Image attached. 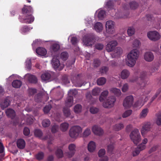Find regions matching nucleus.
Returning a JSON list of instances; mask_svg holds the SVG:
<instances>
[{
    "instance_id": "obj_14",
    "label": "nucleus",
    "mask_w": 161,
    "mask_h": 161,
    "mask_svg": "<svg viewBox=\"0 0 161 161\" xmlns=\"http://www.w3.org/2000/svg\"><path fill=\"white\" fill-rule=\"evenodd\" d=\"M75 148L76 146L75 144L72 143L69 145L68 147L69 152L67 153V155L69 158H71L74 155Z\"/></svg>"
},
{
    "instance_id": "obj_33",
    "label": "nucleus",
    "mask_w": 161,
    "mask_h": 161,
    "mask_svg": "<svg viewBox=\"0 0 161 161\" xmlns=\"http://www.w3.org/2000/svg\"><path fill=\"white\" fill-rule=\"evenodd\" d=\"M114 52V56L118 57L122 53L123 50L121 47H118L116 48Z\"/></svg>"
},
{
    "instance_id": "obj_18",
    "label": "nucleus",
    "mask_w": 161,
    "mask_h": 161,
    "mask_svg": "<svg viewBox=\"0 0 161 161\" xmlns=\"http://www.w3.org/2000/svg\"><path fill=\"white\" fill-rule=\"evenodd\" d=\"M60 46L58 42H55L51 46L50 50L52 53L57 52L60 49Z\"/></svg>"
},
{
    "instance_id": "obj_54",
    "label": "nucleus",
    "mask_w": 161,
    "mask_h": 161,
    "mask_svg": "<svg viewBox=\"0 0 161 161\" xmlns=\"http://www.w3.org/2000/svg\"><path fill=\"white\" fill-rule=\"evenodd\" d=\"M44 156L43 153L42 152H40L36 155V157L37 159L40 160L43 159Z\"/></svg>"
},
{
    "instance_id": "obj_46",
    "label": "nucleus",
    "mask_w": 161,
    "mask_h": 161,
    "mask_svg": "<svg viewBox=\"0 0 161 161\" xmlns=\"http://www.w3.org/2000/svg\"><path fill=\"white\" fill-rule=\"evenodd\" d=\"M132 113V110L130 109L128 110L125 111L122 114V117L123 118H125L130 116Z\"/></svg>"
},
{
    "instance_id": "obj_25",
    "label": "nucleus",
    "mask_w": 161,
    "mask_h": 161,
    "mask_svg": "<svg viewBox=\"0 0 161 161\" xmlns=\"http://www.w3.org/2000/svg\"><path fill=\"white\" fill-rule=\"evenodd\" d=\"M6 113L7 116L12 119H13L15 116V112L14 110L12 109H8L6 111Z\"/></svg>"
},
{
    "instance_id": "obj_52",
    "label": "nucleus",
    "mask_w": 161,
    "mask_h": 161,
    "mask_svg": "<svg viewBox=\"0 0 161 161\" xmlns=\"http://www.w3.org/2000/svg\"><path fill=\"white\" fill-rule=\"evenodd\" d=\"M70 37H71L70 41L72 44L73 45L75 44L77 42V38L74 36H70L68 38V40Z\"/></svg>"
},
{
    "instance_id": "obj_49",
    "label": "nucleus",
    "mask_w": 161,
    "mask_h": 161,
    "mask_svg": "<svg viewBox=\"0 0 161 161\" xmlns=\"http://www.w3.org/2000/svg\"><path fill=\"white\" fill-rule=\"evenodd\" d=\"M63 112L64 115L66 117L69 116L70 114V110L67 108H64Z\"/></svg>"
},
{
    "instance_id": "obj_19",
    "label": "nucleus",
    "mask_w": 161,
    "mask_h": 161,
    "mask_svg": "<svg viewBox=\"0 0 161 161\" xmlns=\"http://www.w3.org/2000/svg\"><path fill=\"white\" fill-rule=\"evenodd\" d=\"M25 79L28 80L30 82L35 83L37 82L36 77L34 75L28 74L25 76Z\"/></svg>"
},
{
    "instance_id": "obj_57",
    "label": "nucleus",
    "mask_w": 161,
    "mask_h": 161,
    "mask_svg": "<svg viewBox=\"0 0 161 161\" xmlns=\"http://www.w3.org/2000/svg\"><path fill=\"white\" fill-rule=\"evenodd\" d=\"M105 5L107 6L108 8H111L113 6V2L110 0H107L106 2Z\"/></svg>"
},
{
    "instance_id": "obj_4",
    "label": "nucleus",
    "mask_w": 161,
    "mask_h": 161,
    "mask_svg": "<svg viewBox=\"0 0 161 161\" xmlns=\"http://www.w3.org/2000/svg\"><path fill=\"white\" fill-rule=\"evenodd\" d=\"M130 137L134 143L137 145L141 141V136L139 130L135 129L130 133Z\"/></svg>"
},
{
    "instance_id": "obj_45",
    "label": "nucleus",
    "mask_w": 161,
    "mask_h": 161,
    "mask_svg": "<svg viewBox=\"0 0 161 161\" xmlns=\"http://www.w3.org/2000/svg\"><path fill=\"white\" fill-rule=\"evenodd\" d=\"M101 91V89L98 87L95 88L92 91V94L94 96L98 95Z\"/></svg>"
},
{
    "instance_id": "obj_5",
    "label": "nucleus",
    "mask_w": 161,
    "mask_h": 161,
    "mask_svg": "<svg viewBox=\"0 0 161 161\" xmlns=\"http://www.w3.org/2000/svg\"><path fill=\"white\" fill-rule=\"evenodd\" d=\"M51 64L53 68L56 70H61L64 67V65L62 64H61L59 60L55 57L53 58Z\"/></svg>"
},
{
    "instance_id": "obj_37",
    "label": "nucleus",
    "mask_w": 161,
    "mask_h": 161,
    "mask_svg": "<svg viewBox=\"0 0 161 161\" xmlns=\"http://www.w3.org/2000/svg\"><path fill=\"white\" fill-rule=\"evenodd\" d=\"M91 131L90 129L89 128H86L82 133V136L83 137H87L91 134Z\"/></svg>"
},
{
    "instance_id": "obj_44",
    "label": "nucleus",
    "mask_w": 161,
    "mask_h": 161,
    "mask_svg": "<svg viewBox=\"0 0 161 161\" xmlns=\"http://www.w3.org/2000/svg\"><path fill=\"white\" fill-rule=\"evenodd\" d=\"M129 5L130 9L133 10H134L137 8L138 6V3L135 2H131L130 3Z\"/></svg>"
},
{
    "instance_id": "obj_2",
    "label": "nucleus",
    "mask_w": 161,
    "mask_h": 161,
    "mask_svg": "<svg viewBox=\"0 0 161 161\" xmlns=\"http://www.w3.org/2000/svg\"><path fill=\"white\" fill-rule=\"evenodd\" d=\"M28 10L26 9L25 8H23L22 10L23 14L25 16V18H21L20 17L19 20L21 22L23 23H31L34 20V17L31 14L28 15L30 12H31L32 11V8L31 6H29L27 8Z\"/></svg>"
},
{
    "instance_id": "obj_16",
    "label": "nucleus",
    "mask_w": 161,
    "mask_h": 161,
    "mask_svg": "<svg viewBox=\"0 0 161 161\" xmlns=\"http://www.w3.org/2000/svg\"><path fill=\"white\" fill-rule=\"evenodd\" d=\"M130 75V71L127 69H124L120 72V76L121 78L124 80L128 78Z\"/></svg>"
},
{
    "instance_id": "obj_12",
    "label": "nucleus",
    "mask_w": 161,
    "mask_h": 161,
    "mask_svg": "<svg viewBox=\"0 0 161 161\" xmlns=\"http://www.w3.org/2000/svg\"><path fill=\"white\" fill-rule=\"evenodd\" d=\"M92 130L94 134L98 136L102 135L104 133L103 130L100 127L96 125L92 126Z\"/></svg>"
},
{
    "instance_id": "obj_11",
    "label": "nucleus",
    "mask_w": 161,
    "mask_h": 161,
    "mask_svg": "<svg viewBox=\"0 0 161 161\" xmlns=\"http://www.w3.org/2000/svg\"><path fill=\"white\" fill-rule=\"evenodd\" d=\"M34 134L37 137H38L41 139L47 140L48 139V143L49 144H51V142H50V140L52 141L53 140V138L51 137L50 136H48L46 137H42V131L39 130H36L34 132Z\"/></svg>"
},
{
    "instance_id": "obj_26",
    "label": "nucleus",
    "mask_w": 161,
    "mask_h": 161,
    "mask_svg": "<svg viewBox=\"0 0 161 161\" xmlns=\"http://www.w3.org/2000/svg\"><path fill=\"white\" fill-rule=\"evenodd\" d=\"M96 148V144L95 143L93 142H90L88 145V149L90 152H93Z\"/></svg>"
},
{
    "instance_id": "obj_38",
    "label": "nucleus",
    "mask_w": 161,
    "mask_h": 161,
    "mask_svg": "<svg viewBox=\"0 0 161 161\" xmlns=\"http://www.w3.org/2000/svg\"><path fill=\"white\" fill-rule=\"evenodd\" d=\"M74 130L70 129L69 131V136L71 138L76 139L79 136L77 135V132L75 133Z\"/></svg>"
},
{
    "instance_id": "obj_9",
    "label": "nucleus",
    "mask_w": 161,
    "mask_h": 161,
    "mask_svg": "<svg viewBox=\"0 0 161 161\" xmlns=\"http://www.w3.org/2000/svg\"><path fill=\"white\" fill-rule=\"evenodd\" d=\"M148 37L151 40L156 41L159 40L161 38L160 34L157 31H150L147 33Z\"/></svg>"
},
{
    "instance_id": "obj_56",
    "label": "nucleus",
    "mask_w": 161,
    "mask_h": 161,
    "mask_svg": "<svg viewBox=\"0 0 161 161\" xmlns=\"http://www.w3.org/2000/svg\"><path fill=\"white\" fill-rule=\"evenodd\" d=\"M114 147L113 144H110L108 146L107 149L109 153H111L113 151Z\"/></svg>"
},
{
    "instance_id": "obj_1",
    "label": "nucleus",
    "mask_w": 161,
    "mask_h": 161,
    "mask_svg": "<svg viewBox=\"0 0 161 161\" xmlns=\"http://www.w3.org/2000/svg\"><path fill=\"white\" fill-rule=\"evenodd\" d=\"M139 56V52L137 49L131 50L127 55L125 59L126 65L130 67H133Z\"/></svg>"
},
{
    "instance_id": "obj_29",
    "label": "nucleus",
    "mask_w": 161,
    "mask_h": 161,
    "mask_svg": "<svg viewBox=\"0 0 161 161\" xmlns=\"http://www.w3.org/2000/svg\"><path fill=\"white\" fill-rule=\"evenodd\" d=\"M70 129L71 130H74L73 131L75 133H77V135L79 136L80 134L81 133L82 131V128L79 126H74L72 127Z\"/></svg>"
},
{
    "instance_id": "obj_36",
    "label": "nucleus",
    "mask_w": 161,
    "mask_h": 161,
    "mask_svg": "<svg viewBox=\"0 0 161 161\" xmlns=\"http://www.w3.org/2000/svg\"><path fill=\"white\" fill-rule=\"evenodd\" d=\"M21 82L19 80H14L12 83V85L13 87L15 88L20 87L21 85Z\"/></svg>"
},
{
    "instance_id": "obj_48",
    "label": "nucleus",
    "mask_w": 161,
    "mask_h": 161,
    "mask_svg": "<svg viewBox=\"0 0 161 161\" xmlns=\"http://www.w3.org/2000/svg\"><path fill=\"white\" fill-rule=\"evenodd\" d=\"M32 29V28H29L28 26H25L22 27L21 29V32L22 33L24 34L28 32L30 30Z\"/></svg>"
},
{
    "instance_id": "obj_62",
    "label": "nucleus",
    "mask_w": 161,
    "mask_h": 161,
    "mask_svg": "<svg viewBox=\"0 0 161 161\" xmlns=\"http://www.w3.org/2000/svg\"><path fill=\"white\" fill-rule=\"evenodd\" d=\"M26 67L28 69H30L31 67V60L30 59L27 58L25 62Z\"/></svg>"
},
{
    "instance_id": "obj_20",
    "label": "nucleus",
    "mask_w": 161,
    "mask_h": 161,
    "mask_svg": "<svg viewBox=\"0 0 161 161\" xmlns=\"http://www.w3.org/2000/svg\"><path fill=\"white\" fill-rule=\"evenodd\" d=\"M36 52L38 55L43 56L47 54V51L44 48L39 47L36 49Z\"/></svg>"
},
{
    "instance_id": "obj_15",
    "label": "nucleus",
    "mask_w": 161,
    "mask_h": 161,
    "mask_svg": "<svg viewBox=\"0 0 161 161\" xmlns=\"http://www.w3.org/2000/svg\"><path fill=\"white\" fill-rule=\"evenodd\" d=\"M144 60L148 62H151L153 61L154 59V56L151 52H146L144 55Z\"/></svg>"
},
{
    "instance_id": "obj_61",
    "label": "nucleus",
    "mask_w": 161,
    "mask_h": 161,
    "mask_svg": "<svg viewBox=\"0 0 161 161\" xmlns=\"http://www.w3.org/2000/svg\"><path fill=\"white\" fill-rule=\"evenodd\" d=\"M51 108V106L50 105H48L46 106L43 109V111H44V112L45 113H48L49 112V111L50 110Z\"/></svg>"
},
{
    "instance_id": "obj_32",
    "label": "nucleus",
    "mask_w": 161,
    "mask_h": 161,
    "mask_svg": "<svg viewBox=\"0 0 161 161\" xmlns=\"http://www.w3.org/2000/svg\"><path fill=\"white\" fill-rule=\"evenodd\" d=\"M97 16L98 18L100 19H103L105 15V11L102 10H98L96 12L95 14H97Z\"/></svg>"
},
{
    "instance_id": "obj_13",
    "label": "nucleus",
    "mask_w": 161,
    "mask_h": 161,
    "mask_svg": "<svg viewBox=\"0 0 161 161\" xmlns=\"http://www.w3.org/2000/svg\"><path fill=\"white\" fill-rule=\"evenodd\" d=\"M118 43L116 41H112L108 42L106 47L107 51L110 52L113 51L115 47L117 45Z\"/></svg>"
},
{
    "instance_id": "obj_55",
    "label": "nucleus",
    "mask_w": 161,
    "mask_h": 161,
    "mask_svg": "<svg viewBox=\"0 0 161 161\" xmlns=\"http://www.w3.org/2000/svg\"><path fill=\"white\" fill-rule=\"evenodd\" d=\"M156 123L158 125H161V114L158 115L156 120Z\"/></svg>"
},
{
    "instance_id": "obj_53",
    "label": "nucleus",
    "mask_w": 161,
    "mask_h": 161,
    "mask_svg": "<svg viewBox=\"0 0 161 161\" xmlns=\"http://www.w3.org/2000/svg\"><path fill=\"white\" fill-rule=\"evenodd\" d=\"M56 156L58 158H62L63 156L62 151L60 149H58L56 153Z\"/></svg>"
},
{
    "instance_id": "obj_39",
    "label": "nucleus",
    "mask_w": 161,
    "mask_h": 161,
    "mask_svg": "<svg viewBox=\"0 0 161 161\" xmlns=\"http://www.w3.org/2000/svg\"><path fill=\"white\" fill-rule=\"evenodd\" d=\"M106 81V79L105 78L101 77L98 79L97 83L98 85L101 86L104 84Z\"/></svg>"
},
{
    "instance_id": "obj_8",
    "label": "nucleus",
    "mask_w": 161,
    "mask_h": 161,
    "mask_svg": "<svg viewBox=\"0 0 161 161\" xmlns=\"http://www.w3.org/2000/svg\"><path fill=\"white\" fill-rule=\"evenodd\" d=\"M133 97L132 96H127L124 99L123 102V106L125 108H130L132 105Z\"/></svg>"
},
{
    "instance_id": "obj_47",
    "label": "nucleus",
    "mask_w": 161,
    "mask_h": 161,
    "mask_svg": "<svg viewBox=\"0 0 161 161\" xmlns=\"http://www.w3.org/2000/svg\"><path fill=\"white\" fill-rule=\"evenodd\" d=\"M42 125L44 127H48L51 124L50 121L48 119H45L43 120L42 122Z\"/></svg>"
},
{
    "instance_id": "obj_35",
    "label": "nucleus",
    "mask_w": 161,
    "mask_h": 161,
    "mask_svg": "<svg viewBox=\"0 0 161 161\" xmlns=\"http://www.w3.org/2000/svg\"><path fill=\"white\" fill-rule=\"evenodd\" d=\"M69 126V124L65 122L61 124L60 128L62 131L64 132L67 130Z\"/></svg>"
},
{
    "instance_id": "obj_3",
    "label": "nucleus",
    "mask_w": 161,
    "mask_h": 161,
    "mask_svg": "<svg viewBox=\"0 0 161 161\" xmlns=\"http://www.w3.org/2000/svg\"><path fill=\"white\" fill-rule=\"evenodd\" d=\"M106 33L105 36L108 37L115 33V23L112 20H108L105 23Z\"/></svg>"
},
{
    "instance_id": "obj_30",
    "label": "nucleus",
    "mask_w": 161,
    "mask_h": 161,
    "mask_svg": "<svg viewBox=\"0 0 161 161\" xmlns=\"http://www.w3.org/2000/svg\"><path fill=\"white\" fill-rule=\"evenodd\" d=\"M51 77L50 74L47 72L42 74L41 76V79L43 81H45L48 80Z\"/></svg>"
},
{
    "instance_id": "obj_7",
    "label": "nucleus",
    "mask_w": 161,
    "mask_h": 161,
    "mask_svg": "<svg viewBox=\"0 0 161 161\" xmlns=\"http://www.w3.org/2000/svg\"><path fill=\"white\" fill-rule=\"evenodd\" d=\"M116 99L113 96L109 97L107 99L106 102L103 103V106L105 108H110L114 105Z\"/></svg>"
},
{
    "instance_id": "obj_34",
    "label": "nucleus",
    "mask_w": 161,
    "mask_h": 161,
    "mask_svg": "<svg viewBox=\"0 0 161 161\" xmlns=\"http://www.w3.org/2000/svg\"><path fill=\"white\" fill-rule=\"evenodd\" d=\"M82 106L80 104H77L75 105L74 108V111L76 114H78L80 113L82 111Z\"/></svg>"
},
{
    "instance_id": "obj_40",
    "label": "nucleus",
    "mask_w": 161,
    "mask_h": 161,
    "mask_svg": "<svg viewBox=\"0 0 161 161\" xmlns=\"http://www.w3.org/2000/svg\"><path fill=\"white\" fill-rule=\"evenodd\" d=\"M124 126L122 123L116 124L114 127V129L115 131H119L124 128Z\"/></svg>"
},
{
    "instance_id": "obj_10",
    "label": "nucleus",
    "mask_w": 161,
    "mask_h": 161,
    "mask_svg": "<svg viewBox=\"0 0 161 161\" xmlns=\"http://www.w3.org/2000/svg\"><path fill=\"white\" fill-rule=\"evenodd\" d=\"M84 44L87 46H91L95 42V39L94 37H90L89 36H85L82 39Z\"/></svg>"
},
{
    "instance_id": "obj_63",
    "label": "nucleus",
    "mask_w": 161,
    "mask_h": 161,
    "mask_svg": "<svg viewBox=\"0 0 161 161\" xmlns=\"http://www.w3.org/2000/svg\"><path fill=\"white\" fill-rule=\"evenodd\" d=\"M90 112L93 114H96L98 111L97 108L94 107H91L90 108Z\"/></svg>"
},
{
    "instance_id": "obj_51",
    "label": "nucleus",
    "mask_w": 161,
    "mask_h": 161,
    "mask_svg": "<svg viewBox=\"0 0 161 161\" xmlns=\"http://www.w3.org/2000/svg\"><path fill=\"white\" fill-rule=\"evenodd\" d=\"M61 58L64 60H66L68 58V54L67 52H64L61 53L60 56Z\"/></svg>"
},
{
    "instance_id": "obj_23",
    "label": "nucleus",
    "mask_w": 161,
    "mask_h": 161,
    "mask_svg": "<svg viewBox=\"0 0 161 161\" xmlns=\"http://www.w3.org/2000/svg\"><path fill=\"white\" fill-rule=\"evenodd\" d=\"M109 92L108 90H106L102 92L100 96L99 100L100 102H103L106 98L108 95Z\"/></svg>"
},
{
    "instance_id": "obj_24",
    "label": "nucleus",
    "mask_w": 161,
    "mask_h": 161,
    "mask_svg": "<svg viewBox=\"0 0 161 161\" xmlns=\"http://www.w3.org/2000/svg\"><path fill=\"white\" fill-rule=\"evenodd\" d=\"M17 145L19 148L22 149L25 147V142L23 139H19L17 141Z\"/></svg>"
},
{
    "instance_id": "obj_42",
    "label": "nucleus",
    "mask_w": 161,
    "mask_h": 161,
    "mask_svg": "<svg viewBox=\"0 0 161 161\" xmlns=\"http://www.w3.org/2000/svg\"><path fill=\"white\" fill-rule=\"evenodd\" d=\"M34 121L33 117L30 115H27L26 118V123L28 125H30Z\"/></svg>"
},
{
    "instance_id": "obj_64",
    "label": "nucleus",
    "mask_w": 161,
    "mask_h": 161,
    "mask_svg": "<svg viewBox=\"0 0 161 161\" xmlns=\"http://www.w3.org/2000/svg\"><path fill=\"white\" fill-rule=\"evenodd\" d=\"M146 147V146L145 145L141 143L138 145L137 148L141 151L145 149Z\"/></svg>"
},
{
    "instance_id": "obj_21",
    "label": "nucleus",
    "mask_w": 161,
    "mask_h": 161,
    "mask_svg": "<svg viewBox=\"0 0 161 161\" xmlns=\"http://www.w3.org/2000/svg\"><path fill=\"white\" fill-rule=\"evenodd\" d=\"M149 112V110L148 108L143 109L139 114V118L141 119L145 118L147 116Z\"/></svg>"
},
{
    "instance_id": "obj_58",
    "label": "nucleus",
    "mask_w": 161,
    "mask_h": 161,
    "mask_svg": "<svg viewBox=\"0 0 161 161\" xmlns=\"http://www.w3.org/2000/svg\"><path fill=\"white\" fill-rule=\"evenodd\" d=\"M41 43L40 40L38 39L34 41L32 44L33 48L34 49V47L39 45Z\"/></svg>"
},
{
    "instance_id": "obj_59",
    "label": "nucleus",
    "mask_w": 161,
    "mask_h": 161,
    "mask_svg": "<svg viewBox=\"0 0 161 161\" xmlns=\"http://www.w3.org/2000/svg\"><path fill=\"white\" fill-rule=\"evenodd\" d=\"M129 86L127 83L125 84L122 88V91L123 92H126L128 89Z\"/></svg>"
},
{
    "instance_id": "obj_27",
    "label": "nucleus",
    "mask_w": 161,
    "mask_h": 161,
    "mask_svg": "<svg viewBox=\"0 0 161 161\" xmlns=\"http://www.w3.org/2000/svg\"><path fill=\"white\" fill-rule=\"evenodd\" d=\"M10 104V101L8 98H6L2 101L1 104V107L3 109L8 107Z\"/></svg>"
},
{
    "instance_id": "obj_60",
    "label": "nucleus",
    "mask_w": 161,
    "mask_h": 161,
    "mask_svg": "<svg viewBox=\"0 0 161 161\" xmlns=\"http://www.w3.org/2000/svg\"><path fill=\"white\" fill-rule=\"evenodd\" d=\"M77 93V90L75 89H73L70 90L68 92V94L69 96H72L71 95H76Z\"/></svg>"
},
{
    "instance_id": "obj_28",
    "label": "nucleus",
    "mask_w": 161,
    "mask_h": 161,
    "mask_svg": "<svg viewBox=\"0 0 161 161\" xmlns=\"http://www.w3.org/2000/svg\"><path fill=\"white\" fill-rule=\"evenodd\" d=\"M70 129L71 130H74L73 131L75 133H77V135L79 136L80 134L81 133L82 131V128L79 126H74L72 127Z\"/></svg>"
},
{
    "instance_id": "obj_43",
    "label": "nucleus",
    "mask_w": 161,
    "mask_h": 161,
    "mask_svg": "<svg viewBox=\"0 0 161 161\" xmlns=\"http://www.w3.org/2000/svg\"><path fill=\"white\" fill-rule=\"evenodd\" d=\"M127 33L129 36H131L135 33V29L133 27H129L127 29Z\"/></svg>"
},
{
    "instance_id": "obj_41",
    "label": "nucleus",
    "mask_w": 161,
    "mask_h": 161,
    "mask_svg": "<svg viewBox=\"0 0 161 161\" xmlns=\"http://www.w3.org/2000/svg\"><path fill=\"white\" fill-rule=\"evenodd\" d=\"M85 23L86 26L91 27L92 24L91 19L90 17L87 18L85 19Z\"/></svg>"
},
{
    "instance_id": "obj_31",
    "label": "nucleus",
    "mask_w": 161,
    "mask_h": 161,
    "mask_svg": "<svg viewBox=\"0 0 161 161\" xmlns=\"http://www.w3.org/2000/svg\"><path fill=\"white\" fill-rule=\"evenodd\" d=\"M110 91L117 96H120L121 94L120 90L116 88H111L110 90Z\"/></svg>"
},
{
    "instance_id": "obj_6",
    "label": "nucleus",
    "mask_w": 161,
    "mask_h": 161,
    "mask_svg": "<svg viewBox=\"0 0 161 161\" xmlns=\"http://www.w3.org/2000/svg\"><path fill=\"white\" fill-rule=\"evenodd\" d=\"M152 123L150 122H145L142 127L141 132L143 136H144L146 133L150 131L152 127Z\"/></svg>"
},
{
    "instance_id": "obj_50",
    "label": "nucleus",
    "mask_w": 161,
    "mask_h": 161,
    "mask_svg": "<svg viewBox=\"0 0 161 161\" xmlns=\"http://www.w3.org/2000/svg\"><path fill=\"white\" fill-rule=\"evenodd\" d=\"M59 129L58 126L55 124H54L52 127L51 131L53 133H55L58 131Z\"/></svg>"
},
{
    "instance_id": "obj_17",
    "label": "nucleus",
    "mask_w": 161,
    "mask_h": 161,
    "mask_svg": "<svg viewBox=\"0 0 161 161\" xmlns=\"http://www.w3.org/2000/svg\"><path fill=\"white\" fill-rule=\"evenodd\" d=\"M103 28L102 23L100 22H97L94 24L93 29L97 32H100L102 31Z\"/></svg>"
},
{
    "instance_id": "obj_22",
    "label": "nucleus",
    "mask_w": 161,
    "mask_h": 161,
    "mask_svg": "<svg viewBox=\"0 0 161 161\" xmlns=\"http://www.w3.org/2000/svg\"><path fill=\"white\" fill-rule=\"evenodd\" d=\"M65 105L68 107L72 106L74 104L73 98V96H69L67 98L65 103Z\"/></svg>"
}]
</instances>
